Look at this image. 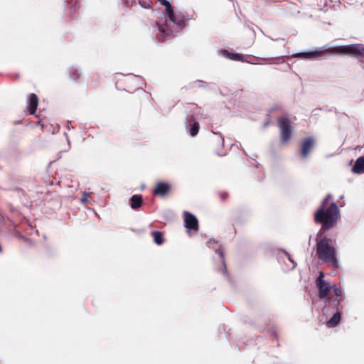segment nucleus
<instances>
[{"instance_id":"obj_7","label":"nucleus","mask_w":364,"mask_h":364,"mask_svg":"<svg viewBox=\"0 0 364 364\" xmlns=\"http://www.w3.org/2000/svg\"><path fill=\"white\" fill-rule=\"evenodd\" d=\"M315 146V139L311 136L306 137L301 143L300 154L303 159L308 157L310 151Z\"/></svg>"},{"instance_id":"obj_19","label":"nucleus","mask_w":364,"mask_h":364,"mask_svg":"<svg viewBox=\"0 0 364 364\" xmlns=\"http://www.w3.org/2000/svg\"><path fill=\"white\" fill-rule=\"evenodd\" d=\"M341 298L336 297L334 299L329 300V304H332L336 307V311H341V309H342V306L341 308H339V306L341 304Z\"/></svg>"},{"instance_id":"obj_21","label":"nucleus","mask_w":364,"mask_h":364,"mask_svg":"<svg viewBox=\"0 0 364 364\" xmlns=\"http://www.w3.org/2000/svg\"><path fill=\"white\" fill-rule=\"evenodd\" d=\"M332 198V196L331 194L328 193L326 196V197L323 199L321 205H329L330 203H329V201L331 200Z\"/></svg>"},{"instance_id":"obj_10","label":"nucleus","mask_w":364,"mask_h":364,"mask_svg":"<svg viewBox=\"0 0 364 364\" xmlns=\"http://www.w3.org/2000/svg\"><path fill=\"white\" fill-rule=\"evenodd\" d=\"M38 105V96L32 93L30 95L28 101V109L30 114H34L36 112L37 107Z\"/></svg>"},{"instance_id":"obj_17","label":"nucleus","mask_w":364,"mask_h":364,"mask_svg":"<svg viewBox=\"0 0 364 364\" xmlns=\"http://www.w3.org/2000/svg\"><path fill=\"white\" fill-rule=\"evenodd\" d=\"M223 53L231 60H237V61H243L244 56L239 53H232L225 50Z\"/></svg>"},{"instance_id":"obj_13","label":"nucleus","mask_w":364,"mask_h":364,"mask_svg":"<svg viewBox=\"0 0 364 364\" xmlns=\"http://www.w3.org/2000/svg\"><path fill=\"white\" fill-rule=\"evenodd\" d=\"M341 318V311H337L336 314L330 318L326 325L328 328L336 327L340 322Z\"/></svg>"},{"instance_id":"obj_11","label":"nucleus","mask_w":364,"mask_h":364,"mask_svg":"<svg viewBox=\"0 0 364 364\" xmlns=\"http://www.w3.org/2000/svg\"><path fill=\"white\" fill-rule=\"evenodd\" d=\"M322 54V52L320 51H311V52H302V53H298L293 55L294 58H305V59H313L316 58L318 56H321Z\"/></svg>"},{"instance_id":"obj_9","label":"nucleus","mask_w":364,"mask_h":364,"mask_svg":"<svg viewBox=\"0 0 364 364\" xmlns=\"http://www.w3.org/2000/svg\"><path fill=\"white\" fill-rule=\"evenodd\" d=\"M183 218L185 228H198V221L197 218L192 213L184 211Z\"/></svg>"},{"instance_id":"obj_22","label":"nucleus","mask_w":364,"mask_h":364,"mask_svg":"<svg viewBox=\"0 0 364 364\" xmlns=\"http://www.w3.org/2000/svg\"><path fill=\"white\" fill-rule=\"evenodd\" d=\"M218 197L222 201H225L228 198V193L225 191H220L218 193Z\"/></svg>"},{"instance_id":"obj_12","label":"nucleus","mask_w":364,"mask_h":364,"mask_svg":"<svg viewBox=\"0 0 364 364\" xmlns=\"http://www.w3.org/2000/svg\"><path fill=\"white\" fill-rule=\"evenodd\" d=\"M130 206L132 209H138L143 204V198L141 195H134L130 198L129 201Z\"/></svg>"},{"instance_id":"obj_14","label":"nucleus","mask_w":364,"mask_h":364,"mask_svg":"<svg viewBox=\"0 0 364 364\" xmlns=\"http://www.w3.org/2000/svg\"><path fill=\"white\" fill-rule=\"evenodd\" d=\"M353 171L355 173H364V157H359L353 167Z\"/></svg>"},{"instance_id":"obj_16","label":"nucleus","mask_w":364,"mask_h":364,"mask_svg":"<svg viewBox=\"0 0 364 364\" xmlns=\"http://www.w3.org/2000/svg\"><path fill=\"white\" fill-rule=\"evenodd\" d=\"M151 235L154 237V242L157 245H161L164 242V235L161 232L153 231L151 232Z\"/></svg>"},{"instance_id":"obj_5","label":"nucleus","mask_w":364,"mask_h":364,"mask_svg":"<svg viewBox=\"0 0 364 364\" xmlns=\"http://www.w3.org/2000/svg\"><path fill=\"white\" fill-rule=\"evenodd\" d=\"M277 122L280 129L281 141L283 144H286L291 138L292 127L291 126V121L287 117H279Z\"/></svg>"},{"instance_id":"obj_25","label":"nucleus","mask_w":364,"mask_h":364,"mask_svg":"<svg viewBox=\"0 0 364 364\" xmlns=\"http://www.w3.org/2000/svg\"><path fill=\"white\" fill-rule=\"evenodd\" d=\"M2 252V248H1V246L0 245V253Z\"/></svg>"},{"instance_id":"obj_1","label":"nucleus","mask_w":364,"mask_h":364,"mask_svg":"<svg viewBox=\"0 0 364 364\" xmlns=\"http://www.w3.org/2000/svg\"><path fill=\"white\" fill-rule=\"evenodd\" d=\"M163 5L166 8V13L168 16V20L166 21L165 24L159 26V34L158 39L160 41H164V36H168L173 32H178L185 25V17L181 14H175L171 4L166 0L163 1Z\"/></svg>"},{"instance_id":"obj_15","label":"nucleus","mask_w":364,"mask_h":364,"mask_svg":"<svg viewBox=\"0 0 364 364\" xmlns=\"http://www.w3.org/2000/svg\"><path fill=\"white\" fill-rule=\"evenodd\" d=\"M190 121V129L189 132L192 136H195L198 134L199 131V124L195 121L194 116H191L189 119Z\"/></svg>"},{"instance_id":"obj_24","label":"nucleus","mask_w":364,"mask_h":364,"mask_svg":"<svg viewBox=\"0 0 364 364\" xmlns=\"http://www.w3.org/2000/svg\"><path fill=\"white\" fill-rule=\"evenodd\" d=\"M220 255L221 259H222V260H223V267H224L223 273L225 274V273L226 272V267H225V262H224V255H223V253L221 252H220Z\"/></svg>"},{"instance_id":"obj_3","label":"nucleus","mask_w":364,"mask_h":364,"mask_svg":"<svg viewBox=\"0 0 364 364\" xmlns=\"http://www.w3.org/2000/svg\"><path fill=\"white\" fill-rule=\"evenodd\" d=\"M316 254L318 258L323 262L328 263L334 267L338 266L336 251L331 240L320 239L316 245Z\"/></svg>"},{"instance_id":"obj_20","label":"nucleus","mask_w":364,"mask_h":364,"mask_svg":"<svg viewBox=\"0 0 364 364\" xmlns=\"http://www.w3.org/2000/svg\"><path fill=\"white\" fill-rule=\"evenodd\" d=\"M331 289H333L334 294L336 296V297L341 298L342 296V290L340 287H338L336 285H333Z\"/></svg>"},{"instance_id":"obj_18","label":"nucleus","mask_w":364,"mask_h":364,"mask_svg":"<svg viewBox=\"0 0 364 364\" xmlns=\"http://www.w3.org/2000/svg\"><path fill=\"white\" fill-rule=\"evenodd\" d=\"M81 75L80 71L77 68H71L70 70V77L74 80H77Z\"/></svg>"},{"instance_id":"obj_8","label":"nucleus","mask_w":364,"mask_h":364,"mask_svg":"<svg viewBox=\"0 0 364 364\" xmlns=\"http://www.w3.org/2000/svg\"><path fill=\"white\" fill-rule=\"evenodd\" d=\"M171 190V186L170 183L159 181L156 183L153 194L156 196L165 197L170 193Z\"/></svg>"},{"instance_id":"obj_23","label":"nucleus","mask_w":364,"mask_h":364,"mask_svg":"<svg viewBox=\"0 0 364 364\" xmlns=\"http://www.w3.org/2000/svg\"><path fill=\"white\" fill-rule=\"evenodd\" d=\"M198 229L194 228V229H187V233L189 236H191L193 234H196Z\"/></svg>"},{"instance_id":"obj_6","label":"nucleus","mask_w":364,"mask_h":364,"mask_svg":"<svg viewBox=\"0 0 364 364\" xmlns=\"http://www.w3.org/2000/svg\"><path fill=\"white\" fill-rule=\"evenodd\" d=\"M323 277L324 273L323 272H320L316 279V285L318 289V296L320 299L327 298L332 287L328 282L323 279Z\"/></svg>"},{"instance_id":"obj_4","label":"nucleus","mask_w":364,"mask_h":364,"mask_svg":"<svg viewBox=\"0 0 364 364\" xmlns=\"http://www.w3.org/2000/svg\"><path fill=\"white\" fill-rule=\"evenodd\" d=\"M333 53L352 54L358 57H364V47L360 44L338 46L330 48Z\"/></svg>"},{"instance_id":"obj_2","label":"nucleus","mask_w":364,"mask_h":364,"mask_svg":"<svg viewBox=\"0 0 364 364\" xmlns=\"http://www.w3.org/2000/svg\"><path fill=\"white\" fill-rule=\"evenodd\" d=\"M340 217L338 206L333 202L329 205H320L314 213V221L321 225L322 228H331L337 223Z\"/></svg>"}]
</instances>
